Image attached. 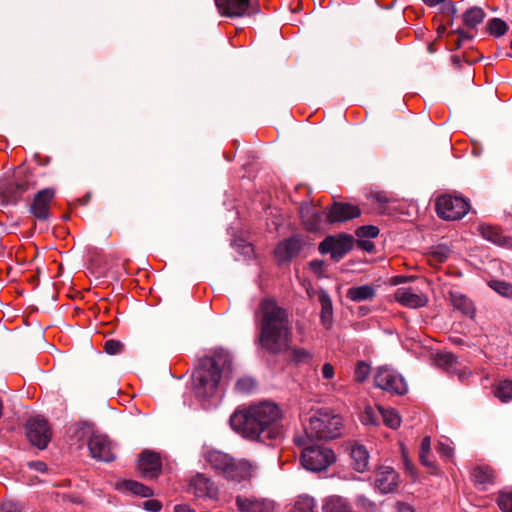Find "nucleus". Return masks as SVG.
Here are the masks:
<instances>
[{"label": "nucleus", "mask_w": 512, "mask_h": 512, "mask_svg": "<svg viewBox=\"0 0 512 512\" xmlns=\"http://www.w3.org/2000/svg\"><path fill=\"white\" fill-rule=\"evenodd\" d=\"M260 344L272 354H281L290 350V359L296 365L309 364L313 353L305 348L292 347V337L288 314L273 300L266 299L261 303Z\"/></svg>", "instance_id": "1"}, {"label": "nucleus", "mask_w": 512, "mask_h": 512, "mask_svg": "<svg viewBox=\"0 0 512 512\" xmlns=\"http://www.w3.org/2000/svg\"><path fill=\"white\" fill-rule=\"evenodd\" d=\"M224 369V349L219 348L213 355H204L195 365L190 383V391L201 409L210 412L222 402V371Z\"/></svg>", "instance_id": "2"}, {"label": "nucleus", "mask_w": 512, "mask_h": 512, "mask_svg": "<svg viewBox=\"0 0 512 512\" xmlns=\"http://www.w3.org/2000/svg\"><path fill=\"white\" fill-rule=\"evenodd\" d=\"M280 418L281 411L276 404L262 402L236 410L229 424L236 433L251 440L277 439L282 434L278 425Z\"/></svg>", "instance_id": "3"}, {"label": "nucleus", "mask_w": 512, "mask_h": 512, "mask_svg": "<svg viewBox=\"0 0 512 512\" xmlns=\"http://www.w3.org/2000/svg\"><path fill=\"white\" fill-rule=\"evenodd\" d=\"M343 421L339 414L327 409L316 411L305 426V438L308 441L332 440L342 433Z\"/></svg>", "instance_id": "4"}, {"label": "nucleus", "mask_w": 512, "mask_h": 512, "mask_svg": "<svg viewBox=\"0 0 512 512\" xmlns=\"http://www.w3.org/2000/svg\"><path fill=\"white\" fill-rule=\"evenodd\" d=\"M308 440L303 441L306 445L301 454L303 467L312 472L326 470L336 461L334 451L324 445H308Z\"/></svg>", "instance_id": "5"}, {"label": "nucleus", "mask_w": 512, "mask_h": 512, "mask_svg": "<svg viewBox=\"0 0 512 512\" xmlns=\"http://www.w3.org/2000/svg\"><path fill=\"white\" fill-rule=\"evenodd\" d=\"M374 384L391 394L404 395L408 391V385L404 377L388 366H381L376 370Z\"/></svg>", "instance_id": "6"}, {"label": "nucleus", "mask_w": 512, "mask_h": 512, "mask_svg": "<svg viewBox=\"0 0 512 512\" xmlns=\"http://www.w3.org/2000/svg\"><path fill=\"white\" fill-rule=\"evenodd\" d=\"M469 203L462 197L442 195L436 200V211L440 218L445 220H458L469 211Z\"/></svg>", "instance_id": "7"}, {"label": "nucleus", "mask_w": 512, "mask_h": 512, "mask_svg": "<svg viewBox=\"0 0 512 512\" xmlns=\"http://www.w3.org/2000/svg\"><path fill=\"white\" fill-rule=\"evenodd\" d=\"M25 434L29 442L40 450L45 449L51 440L49 423L41 415L27 419L25 422Z\"/></svg>", "instance_id": "8"}, {"label": "nucleus", "mask_w": 512, "mask_h": 512, "mask_svg": "<svg viewBox=\"0 0 512 512\" xmlns=\"http://www.w3.org/2000/svg\"><path fill=\"white\" fill-rule=\"evenodd\" d=\"M353 238L347 234L338 236H328L319 245V251L322 254L330 253L335 260L341 259L351 250Z\"/></svg>", "instance_id": "9"}, {"label": "nucleus", "mask_w": 512, "mask_h": 512, "mask_svg": "<svg viewBox=\"0 0 512 512\" xmlns=\"http://www.w3.org/2000/svg\"><path fill=\"white\" fill-rule=\"evenodd\" d=\"M88 449L92 458L101 462H112L116 459L112 442L106 435L93 433L88 440Z\"/></svg>", "instance_id": "10"}, {"label": "nucleus", "mask_w": 512, "mask_h": 512, "mask_svg": "<svg viewBox=\"0 0 512 512\" xmlns=\"http://www.w3.org/2000/svg\"><path fill=\"white\" fill-rule=\"evenodd\" d=\"M56 195V190L52 187H47L39 190L29 207V212L40 221H46L50 217L49 206Z\"/></svg>", "instance_id": "11"}, {"label": "nucleus", "mask_w": 512, "mask_h": 512, "mask_svg": "<svg viewBox=\"0 0 512 512\" xmlns=\"http://www.w3.org/2000/svg\"><path fill=\"white\" fill-rule=\"evenodd\" d=\"M137 467L144 478L154 479L158 477L162 470L160 455L151 450L142 451Z\"/></svg>", "instance_id": "12"}, {"label": "nucleus", "mask_w": 512, "mask_h": 512, "mask_svg": "<svg viewBox=\"0 0 512 512\" xmlns=\"http://www.w3.org/2000/svg\"><path fill=\"white\" fill-rule=\"evenodd\" d=\"M375 487L382 493H393L400 483V476L390 466H380L375 472Z\"/></svg>", "instance_id": "13"}, {"label": "nucleus", "mask_w": 512, "mask_h": 512, "mask_svg": "<svg viewBox=\"0 0 512 512\" xmlns=\"http://www.w3.org/2000/svg\"><path fill=\"white\" fill-rule=\"evenodd\" d=\"M255 467L246 460L226 456V478L231 481H246L253 477Z\"/></svg>", "instance_id": "14"}, {"label": "nucleus", "mask_w": 512, "mask_h": 512, "mask_svg": "<svg viewBox=\"0 0 512 512\" xmlns=\"http://www.w3.org/2000/svg\"><path fill=\"white\" fill-rule=\"evenodd\" d=\"M236 506L240 512H275V504L272 500L256 496L238 495Z\"/></svg>", "instance_id": "15"}, {"label": "nucleus", "mask_w": 512, "mask_h": 512, "mask_svg": "<svg viewBox=\"0 0 512 512\" xmlns=\"http://www.w3.org/2000/svg\"><path fill=\"white\" fill-rule=\"evenodd\" d=\"M304 242L301 236L294 235L278 243L274 255L279 262H288L296 257L303 248Z\"/></svg>", "instance_id": "16"}, {"label": "nucleus", "mask_w": 512, "mask_h": 512, "mask_svg": "<svg viewBox=\"0 0 512 512\" xmlns=\"http://www.w3.org/2000/svg\"><path fill=\"white\" fill-rule=\"evenodd\" d=\"M394 298L401 305L408 308L416 309L424 307L428 298L425 294L415 291L412 288H398L394 293Z\"/></svg>", "instance_id": "17"}, {"label": "nucleus", "mask_w": 512, "mask_h": 512, "mask_svg": "<svg viewBox=\"0 0 512 512\" xmlns=\"http://www.w3.org/2000/svg\"><path fill=\"white\" fill-rule=\"evenodd\" d=\"M259 11V7L252 0H226V18L252 15Z\"/></svg>", "instance_id": "18"}, {"label": "nucleus", "mask_w": 512, "mask_h": 512, "mask_svg": "<svg viewBox=\"0 0 512 512\" xmlns=\"http://www.w3.org/2000/svg\"><path fill=\"white\" fill-rule=\"evenodd\" d=\"M190 488L193 493L199 498H214L217 495V487L215 484L204 474H196L190 480Z\"/></svg>", "instance_id": "19"}, {"label": "nucleus", "mask_w": 512, "mask_h": 512, "mask_svg": "<svg viewBox=\"0 0 512 512\" xmlns=\"http://www.w3.org/2000/svg\"><path fill=\"white\" fill-rule=\"evenodd\" d=\"M360 215V209L347 203H334L328 213V221L345 222Z\"/></svg>", "instance_id": "20"}, {"label": "nucleus", "mask_w": 512, "mask_h": 512, "mask_svg": "<svg viewBox=\"0 0 512 512\" xmlns=\"http://www.w3.org/2000/svg\"><path fill=\"white\" fill-rule=\"evenodd\" d=\"M349 454L352 468L359 473L365 472L369 465V452L366 447L358 443L350 444Z\"/></svg>", "instance_id": "21"}, {"label": "nucleus", "mask_w": 512, "mask_h": 512, "mask_svg": "<svg viewBox=\"0 0 512 512\" xmlns=\"http://www.w3.org/2000/svg\"><path fill=\"white\" fill-rule=\"evenodd\" d=\"M29 188L30 183L27 180L16 178L5 186L3 194L8 204L16 205Z\"/></svg>", "instance_id": "22"}, {"label": "nucleus", "mask_w": 512, "mask_h": 512, "mask_svg": "<svg viewBox=\"0 0 512 512\" xmlns=\"http://www.w3.org/2000/svg\"><path fill=\"white\" fill-rule=\"evenodd\" d=\"M299 213L302 223L308 231H317L320 228L321 216L313 205L302 204Z\"/></svg>", "instance_id": "23"}, {"label": "nucleus", "mask_w": 512, "mask_h": 512, "mask_svg": "<svg viewBox=\"0 0 512 512\" xmlns=\"http://www.w3.org/2000/svg\"><path fill=\"white\" fill-rule=\"evenodd\" d=\"M471 477L475 485L486 490L488 486L495 483L496 472L489 466L479 465L473 469Z\"/></svg>", "instance_id": "24"}, {"label": "nucleus", "mask_w": 512, "mask_h": 512, "mask_svg": "<svg viewBox=\"0 0 512 512\" xmlns=\"http://www.w3.org/2000/svg\"><path fill=\"white\" fill-rule=\"evenodd\" d=\"M318 300L321 305V311H320L321 323L326 329H330L333 324L332 300H331L329 294L324 290H321L319 292Z\"/></svg>", "instance_id": "25"}, {"label": "nucleus", "mask_w": 512, "mask_h": 512, "mask_svg": "<svg viewBox=\"0 0 512 512\" xmlns=\"http://www.w3.org/2000/svg\"><path fill=\"white\" fill-rule=\"evenodd\" d=\"M203 455L210 469L214 470L218 475L224 474V452L205 447Z\"/></svg>", "instance_id": "26"}, {"label": "nucleus", "mask_w": 512, "mask_h": 512, "mask_svg": "<svg viewBox=\"0 0 512 512\" xmlns=\"http://www.w3.org/2000/svg\"><path fill=\"white\" fill-rule=\"evenodd\" d=\"M376 296V289L373 285H361L351 287L347 290L346 297L353 302L371 300Z\"/></svg>", "instance_id": "27"}, {"label": "nucleus", "mask_w": 512, "mask_h": 512, "mask_svg": "<svg viewBox=\"0 0 512 512\" xmlns=\"http://www.w3.org/2000/svg\"><path fill=\"white\" fill-rule=\"evenodd\" d=\"M450 301L454 309L469 317L474 316L475 307L465 295L459 292H450Z\"/></svg>", "instance_id": "28"}, {"label": "nucleus", "mask_w": 512, "mask_h": 512, "mask_svg": "<svg viewBox=\"0 0 512 512\" xmlns=\"http://www.w3.org/2000/svg\"><path fill=\"white\" fill-rule=\"evenodd\" d=\"M323 512H353L351 504L347 499L333 495L325 499L323 506Z\"/></svg>", "instance_id": "29"}, {"label": "nucleus", "mask_w": 512, "mask_h": 512, "mask_svg": "<svg viewBox=\"0 0 512 512\" xmlns=\"http://www.w3.org/2000/svg\"><path fill=\"white\" fill-rule=\"evenodd\" d=\"M120 488L124 491L130 492L133 495L144 498L151 497L154 494L153 490L150 487L135 480H124L121 483Z\"/></svg>", "instance_id": "30"}, {"label": "nucleus", "mask_w": 512, "mask_h": 512, "mask_svg": "<svg viewBox=\"0 0 512 512\" xmlns=\"http://www.w3.org/2000/svg\"><path fill=\"white\" fill-rule=\"evenodd\" d=\"M485 13L480 7H471L463 14V21L470 28L476 27L484 19Z\"/></svg>", "instance_id": "31"}, {"label": "nucleus", "mask_w": 512, "mask_h": 512, "mask_svg": "<svg viewBox=\"0 0 512 512\" xmlns=\"http://www.w3.org/2000/svg\"><path fill=\"white\" fill-rule=\"evenodd\" d=\"M231 248L245 258H250L254 253L252 244L244 236L235 237L231 242Z\"/></svg>", "instance_id": "32"}, {"label": "nucleus", "mask_w": 512, "mask_h": 512, "mask_svg": "<svg viewBox=\"0 0 512 512\" xmlns=\"http://www.w3.org/2000/svg\"><path fill=\"white\" fill-rule=\"evenodd\" d=\"M379 414L381 415L385 425L391 429H396L401 424V418L398 412L392 408L377 407Z\"/></svg>", "instance_id": "33"}, {"label": "nucleus", "mask_w": 512, "mask_h": 512, "mask_svg": "<svg viewBox=\"0 0 512 512\" xmlns=\"http://www.w3.org/2000/svg\"><path fill=\"white\" fill-rule=\"evenodd\" d=\"M316 501L308 495L299 496L289 512H315Z\"/></svg>", "instance_id": "34"}, {"label": "nucleus", "mask_w": 512, "mask_h": 512, "mask_svg": "<svg viewBox=\"0 0 512 512\" xmlns=\"http://www.w3.org/2000/svg\"><path fill=\"white\" fill-rule=\"evenodd\" d=\"M480 232L483 238L494 244L502 245L504 243V235L499 229L495 227H492L490 225H482L480 227Z\"/></svg>", "instance_id": "35"}, {"label": "nucleus", "mask_w": 512, "mask_h": 512, "mask_svg": "<svg viewBox=\"0 0 512 512\" xmlns=\"http://www.w3.org/2000/svg\"><path fill=\"white\" fill-rule=\"evenodd\" d=\"M494 395L503 403L512 400V381L502 380L500 381L494 390Z\"/></svg>", "instance_id": "36"}, {"label": "nucleus", "mask_w": 512, "mask_h": 512, "mask_svg": "<svg viewBox=\"0 0 512 512\" xmlns=\"http://www.w3.org/2000/svg\"><path fill=\"white\" fill-rule=\"evenodd\" d=\"M437 366L445 369L449 373L454 372V365L456 364V358L451 353L438 354L435 358Z\"/></svg>", "instance_id": "37"}, {"label": "nucleus", "mask_w": 512, "mask_h": 512, "mask_svg": "<svg viewBox=\"0 0 512 512\" xmlns=\"http://www.w3.org/2000/svg\"><path fill=\"white\" fill-rule=\"evenodd\" d=\"M489 286L496 291L498 294L512 298V284L505 281L492 280L489 282Z\"/></svg>", "instance_id": "38"}, {"label": "nucleus", "mask_w": 512, "mask_h": 512, "mask_svg": "<svg viewBox=\"0 0 512 512\" xmlns=\"http://www.w3.org/2000/svg\"><path fill=\"white\" fill-rule=\"evenodd\" d=\"M488 29L492 35L500 37L506 33L508 26L503 20L499 18H493L488 23Z\"/></svg>", "instance_id": "39"}, {"label": "nucleus", "mask_w": 512, "mask_h": 512, "mask_svg": "<svg viewBox=\"0 0 512 512\" xmlns=\"http://www.w3.org/2000/svg\"><path fill=\"white\" fill-rule=\"evenodd\" d=\"M256 387V383L251 377H242L235 384V390L241 394H249Z\"/></svg>", "instance_id": "40"}, {"label": "nucleus", "mask_w": 512, "mask_h": 512, "mask_svg": "<svg viewBox=\"0 0 512 512\" xmlns=\"http://www.w3.org/2000/svg\"><path fill=\"white\" fill-rule=\"evenodd\" d=\"M370 365L365 361H358L356 364L354 376L355 380L359 383L364 382L370 374Z\"/></svg>", "instance_id": "41"}, {"label": "nucleus", "mask_w": 512, "mask_h": 512, "mask_svg": "<svg viewBox=\"0 0 512 512\" xmlns=\"http://www.w3.org/2000/svg\"><path fill=\"white\" fill-rule=\"evenodd\" d=\"M497 503L503 512H512V492H501Z\"/></svg>", "instance_id": "42"}, {"label": "nucleus", "mask_w": 512, "mask_h": 512, "mask_svg": "<svg viewBox=\"0 0 512 512\" xmlns=\"http://www.w3.org/2000/svg\"><path fill=\"white\" fill-rule=\"evenodd\" d=\"M379 234L378 227L374 225L361 226L356 230V235L359 238H368L372 239L377 237Z\"/></svg>", "instance_id": "43"}, {"label": "nucleus", "mask_w": 512, "mask_h": 512, "mask_svg": "<svg viewBox=\"0 0 512 512\" xmlns=\"http://www.w3.org/2000/svg\"><path fill=\"white\" fill-rule=\"evenodd\" d=\"M123 346L121 341L110 339L105 342L104 351L109 355H117L121 353Z\"/></svg>", "instance_id": "44"}, {"label": "nucleus", "mask_w": 512, "mask_h": 512, "mask_svg": "<svg viewBox=\"0 0 512 512\" xmlns=\"http://www.w3.org/2000/svg\"><path fill=\"white\" fill-rule=\"evenodd\" d=\"M450 249L445 245H438L432 251V257L438 262L445 261L450 255Z\"/></svg>", "instance_id": "45"}, {"label": "nucleus", "mask_w": 512, "mask_h": 512, "mask_svg": "<svg viewBox=\"0 0 512 512\" xmlns=\"http://www.w3.org/2000/svg\"><path fill=\"white\" fill-rule=\"evenodd\" d=\"M377 420L378 418L375 410L372 407H366L362 415V422L364 424L374 425L377 423Z\"/></svg>", "instance_id": "46"}, {"label": "nucleus", "mask_w": 512, "mask_h": 512, "mask_svg": "<svg viewBox=\"0 0 512 512\" xmlns=\"http://www.w3.org/2000/svg\"><path fill=\"white\" fill-rule=\"evenodd\" d=\"M1 512H21V505L18 501L8 500L1 504Z\"/></svg>", "instance_id": "47"}, {"label": "nucleus", "mask_w": 512, "mask_h": 512, "mask_svg": "<svg viewBox=\"0 0 512 512\" xmlns=\"http://www.w3.org/2000/svg\"><path fill=\"white\" fill-rule=\"evenodd\" d=\"M322 378L325 380H332L335 377V370L331 363L326 362L321 369Z\"/></svg>", "instance_id": "48"}, {"label": "nucleus", "mask_w": 512, "mask_h": 512, "mask_svg": "<svg viewBox=\"0 0 512 512\" xmlns=\"http://www.w3.org/2000/svg\"><path fill=\"white\" fill-rule=\"evenodd\" d=\"M143 507L145 510L150 512H158L162 508V504L160 501L155 499H149L143 503Z\"/></svg>", "instance_id": "49"}, {"label": "nucleus", "mask_w": 512, "mask_h": 512, "mask_svg": "<svg viewBox=\"0 0 512 512\" xmlns=\"http://www.w3.org/2000/svg\"><path fill=\"white\" fill-rule=\"evenodd\" d=\"M28 467L31 470H34V471H37V472H40V473L48 472V466L43 461H39V460H37V461H30V462H28Z\"/></svg>", "instance_id": "50"}, {"label": "nucleus", "mask_w": 512, "mask_h": 512, "mask_svg": "<svg viewBox=\"0 0 512 512\" xmlns=\"http://www.w3.org/2000/svg\"><path fill=\"white\" fill-rule=\"evenodd\" d=\"M437 451L439 454H441L442 456H444L446 458H450L453 454V448L449 444L444 443V442H440L438 444Z\"/></svg>", "instance_id": "51"}, {"label": "nucleus", "mask_w": 512, "mask_h": 512, "mask_svg": "<svg viewBox=\"0 0 512 512\" xmlns=\"http://www.w3.org/2000/svg\"><path fill=\"white\" fill-rule=\"evenodd\" d=\"M357 245H358V247H360L361 249H363L367 252L373 251V249L375 247L374 243L371 240L363 239V238H360V240H358Z\"/></svg>", "instance_id": "52"}, {"label": "nucleus", "mask_w": 512, "mask_h": 512, "mask_svg": "<svg viewBox=\"0 0 512 512\" xmlns=\"http://www.w3.org/2000/svg\"><path fill=\"white\" fill-rule=\"evenodd\" d=\"M430 448H431V439L429 436H426L421 441L420 452L429 453Z\"/></svg>", "instance_id": "53"}, {"label": "nucleus", "mask_w": 512, "mask_h": 512, "mask_svg": "<svg viewBox=\"0 0 512 512\" xmlns=\"http://www.w3.org/2000/svg\"><path fill=\"white\" fill-rule=\"evenodd\" d=\"M419 458L423 465L427 467H431L433 465L432 461L429 459V453L419 452Z\"/></svg>", "instance_id": "54"}, {"label": "nucleus", "mask_w": 512, "mask_h": 512, "mask_svg": "<svg viewBox=\"0 0 512 512\" xmlns=\"http://www.w3.org/2000/svg\"><path fill=\"white\" fill-rule=\"evenodd\" d=\"M175 512H196L187 504H178L174 507Z\"/></svg>", "instance_id": "55"}, {"label": "nucleus", "mask_w": 512, "mask_h": 512, "mask_svg": "<svg viewBox=\"0 0 512 512\" xmlns=\"http://www.w3.org/2000/svg\"><path fill=\"white\" fill-rule=\"evenodd\" d=\"M68 499L70 502H72L73 504H77V505H80L83 503V499L81 496L79 495H69L68 496Z\"/></svg>", "instance_id": "56"}, {"label": "nucleus", "mask_w": 512, "mask_h": 512, "mask_svg": "<svg viewBox=\"0 0 512 512\" xmlns=\"http://www.w3.org/2000/svg\"><path fill=\"white\" fill-rule=\"evenodd\" d=\"M215 5L221 16H224V0H215Z\"/></svg>", "instance_id": "57"}, {"label": "nucleus", "mask_w": 512, "mask_h": 512, "mask_svg": "<svg viewBox=\"0 0 512 512\" xmlns=\"http://www.w3.org/2000/svg\"><path fill=\"white\" fill-rule=\"evenodd\" d=\"M428 6H436L440 3H443L445 0H422Z\"/></svg>", "instance_id": "58"}, {"label": "nucleus", "mask_w": 512, "mask_h": 512, "mask_svg": "<svg viewBox=\"0 0 512 512\" xmlns=\"http://www.w3.org/2000/svg\"><path fill=\"white\" fill-rule=\"evenodd\" d=\"M357 502L361 505H365L366 503H370L369 500L364 495L357 496Z\"/></svg>", "instance_id": "59"}, {"label": "nucleus", "mask_w": 512, "mask_h": 512, "mask_svg": "<svg viewBox=\"0 0 512 512\" xmlns=\"http://www.w3.org/2000/svg\"><path fill=\"white\" fill-rule=\"evenodd\" d=\"M90 197H91V194H90V193H87V194L84 196V198H83L82 200H80V201H81V204H82V205H86V204L89 202Z\"/></svg>", "instance_id": "60"}, {"label": "nucleus", "mask_w": 512, "mask_h": 512, "mask_svg": "<svg viewBox=\"0 0 512 512\" xmlns=\"http://www.w3.org/2000/svg\"><path fill=\"white\" fill-rule=\"evenodd\" d=\"M461 38L462 39H470L471 37L466 35L465 33L461 32Z\"/></svg>", "instance_id": "61"}, {"label": "nucleus", "mask_w": 512, "mask_h": 512, "mask_svg": "<svg viewBox=\"0 0 512 512\" xmlns=\"http://www.w3.org/2000/svg\"><path fill=\"white\" fill-rule=\"evenodd\" d=\"M49 161H50V158H49V157H47L46 159H44V162H43L42 164H43V165H46L47 163H49Z\"/></svg>", "instance_id": "62"}, {"label": "nucleus", "mask_w": 512, "mask_h": 512, "mask_svg": "<svg viewBox=\"0 0 512 512\" xmlns=\"http://www.w3.org/2000/svg\"><path fill=\"white\" fill-rule=\"evenodd\" d=\"M510 46H511V48H512V40H511V45H510Z\"/></svg>", "instance_id": "63"}]
</instances>
